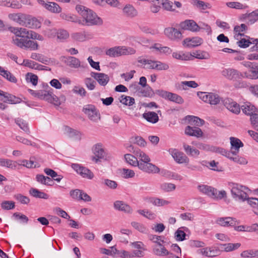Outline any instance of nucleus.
Returning <instances> with one entry per match:
<instances>
[{
    "label": "nucleus",
    "mask_w": 258,
    "mask_h": 258,
    "mask_svg": "<svg viewBox=\"0 0 258 258\" xmlns=\"http://www.w3.org/2000/svg\"><path fill=\"white\" fill-rule=\"evenodd\" d=\"M71 166L83 178L92 179L94 176L93 173L90 169L80 164L74 163Z\"/></svg>",
    "instance_id": "1a4fd4ad"
},
{
    "label": "nucleus",
    "mask_w": 258,
    "mask_h": 258,
    "mask_svg": "<svg viewBox=\"0 0 258 258\" xmlns=\"http://www.w3.org/2000/svg\"><path fill=\"white\" fill-rule=\"evenodd\" d=\"M121 173L124 178H132L135 176V172L131 169L123 168L121 170Z\"/></svg>",
    "instance_id": "13d9d810"
},
{
    "label": "nucleus",
    "mask_w": 258,
    "mask_h": 258,
    "mask_svg": "<svg viewBox=\"0 0 258 258\" xmlns=\"http://www.w3.org/2000/svg\"><path fill=\"white\" fill-rule=\"evenodd\" d=\"M64 132L70 137H74L75 136L79 137V132L76 130H74L69 126H65Z\"/></svg>",
    "instance_id": "e2e57ef3"
},
{
    "label": "nucleus",
    "mask_w": 258,
    "mask_h": 258,
    "mask_svg": "<svg viewBox=\"0 0 258 258\" xmlns=\"http://www.w3.org/2000/svg\"><path fill=\"white\" fill-rule=\"evenodd\" d=\"M223 104L229 111L235 114H238L240 111L239 105L232 99L226 98L223 100Z\"/></svg>",
    "instance_id": "f3484780"
},
{
    "label": "nucleus",
    "mask_w": 258,
    "mask_h": 258,
    "mask_svg": "<svg viewBox=\"0 0 258 258\" xmlns=\"http://www.w3.org/2000/svg\"><path fill=\"white\" fill-rule=\"evenodd\" d=\"M16 22L22 26L32 28H40L41 25L40 22L36 19H30L29 16L23 14L20 15Z\"/></svg>",
    "instance_id": "39448f33"
},
{
    "label": "nucleus",
    "mask_w": 258,
    "mask_h": 258,
    "mask_svg": "<svg viewBox=\"0 0 258 258\" xmlns=\"http://www.w3.org/2000/svg\"><path fill=\"white\" fill-rule=\"evenodd\" d=\"M164 33L169 39L173 41H179L182 38L181 32L173 27L166 28Z\"/></svg>",
    "instance_id": "ddd939ff"
},
{
    "label": "nucleus",
    "mask_w": 258,
    "mask_h": 258,
    "mask_svg": "<svg viewBox=\"0 0 258 258\" xmlns=\"http://www.w3.org/2000/svg\"><path fill=\"white\" fill-rule=\"evenodd\" d=\"M91 76L98 82L99 85L102 86H106L109 81V76L104 73L92 72Z\"/></svg>",
    "instance_id": "6ab92c4d"
},
{
    "label": "nucleus",
    "mask_w": 258,
    "mask_h": 258,
    "mask_svg": "<svg viewBox=\"0 0 258 258\" xmlns=\"http://www.w3.org/2000/svg\"><path fill=\"white\" fill-rule=\"evenodd\" d=\"M136 156L137 159L138 158L139 159V162L151 161V159L149 156L141 150L139 151L138 152H136Z\"/></svg>",
    "instance_id": "5fc2aeb1"
},
{
    "label": "nucleus",
    "mask_w": 258,
    "mask_h": 258,
    "mask_svg": "<svg viewBox=\"0 0 258 258\" xmlns=\"http://www.w3.org/2000/svg\"><path fill=\"white\" fill-rule=\"evenodd\" d=\"M231 151L235 153H238L239 148L243 146V143L238 139L234 137H230Z\"/></svg>",
    "instance_id": "cd10ccee"
},
{
    "label": "nucleus",
    "mask_w": 258,
    "mask_h": 258,
    "mask_svg": "<svg viewBox=\"0 0 258 258\" xmlns=\"http://www.w3.org/2000/svg\"><path fill=\"white\" fill-rule=\"evenodd\" d=\"M179 26L183 30H187L192 32H198L201 29L200 26L192 20H186L181 22Z\"/></svg>",
    "instance_id": "dca6fc26"
},
{
    "label": "nucleus",
    "mask_w": 258,
    "mask_h": 258,
    "mask_svg": "<svg viewBox=\"0 0 258 258\" xmlns=\"http://www.w3.org/2000/svg\"><path fill=\"white\" fill-rule=\"evenodd\" d=\"M16 123L25 132L29 134V128L27 123L21 118H18L15 119Z\"/></svg>",
    "instance_id": "8fccbe9b"
},
{
    "label": "nucleus",
    "mask_w": 258,
    "mask_h": 258,
    "mask_svg": "<svg viewBox=\"0 0 258 258\" xmlns=\"http://www.w3.org/2000/svg\"><path fill=\"white\" fill-rule=\"evenodd\" d=\"M73 92L81 97H85L86 95V91L83 87L79 86H75L73 89Z\"/></svg>",
    "instance_id": "0e129e2a"
},
{
    "label": "nucleus",
    "mask_w": 258,
    "mask_h": 258,
    "mask_svg": "<svg viewBox=\"0 0 258 258\" xmlns=\"http://www.w3.org/2000/svg\"><path fill=\"white\" fill-rule=\"evenodd\" d=\"M149 239L153 242L156 243L157 245H160L164 241L161 239V236L156 235L150 234L148 235Z\"/></svg>",
    "instance_id": "680f3d73"
},
{
    "label": "nucleus",
    "mask_w": 258,
    "mask_h": 258,
    "mask_svg": "<svg viewBox=\"0 0 258 258\" xmlns=\"http://www.w3.org/2000/svg\"><path fill=\"white\" fill-rule=\"evenodd\" d=\"M138 167L141 170L149 174L158 173L160 172V169L155 165L150 163V161L139 162Z\"/></svg>",
    "instance_id": "9b49d317"
},
{
    "label": "nucleus",
    "mask_w": 258,
    "mask_h": 258,
    "mask_svg": "<svg viewBox=\"0 0 258 258\" xmlns=\"http://www.w3.org/2000/svg\"><path fill=\"white\" fill-rule=\"evenodd\" d=\"M243 112L248 115L251 116L254 114H256L257 109L255 107L249 102H246L242 105L240 108Z\"/></svg>",
    "instance_id": "b1692460"
},
{
    "label": "nucleus",
    "mask_w": 258,
    "mask_h": 258,
    "mask_svg": "<svg viewBox=\"0 0 258 258\" xmlns=\"http://www.w3.org/2000/svg\"><path fill=\"white\" fill-rule=\"evenodd\" d=\"M120 55H132L136 53V50L132 47L125 46H120Z\"/></svg>",
    "instance_id": "864d4df0"
},
{
    "label": "nucleus",
    "mask_w": 258,
    "mask_h": 258,
    "mask_svg": "<svg viewBox=\"0 0 258 258\" xmlns=\"http://www.w3.org/2000/svg\"><path fill=\"white\" fill-rule=\"evenodd\" d=\"M153 253L159 256H164L169 254V251L162 245V243L160 245L155 246L153 248Z\"/></svg>",
    "instance_id": "c756f323"
},
{
    "label": "nucleus",
    "mask_w": 258,
    "mask_h": 258,
    "mask_svg": "<svg viewBox=\"0 0 258 258\" xmlns=\"http://www.w3.org/2000/svg\"><path fill=\"white\" fill-rule=\"evenodd\" d=\"M15 199L22 204H28L30 202V199L28 197L22 194H17L14 196Z\"/></svg>",
    "instance_id": "bf43d9fd"
},
{
    "label": "nucleus",
    "mask_w": 258,
    "mask_h": 258,
    "mask_svg": "<svg viewBox=\"0 0 258 258\" xmlns=\"http://www.w3.org/2000/svg\"><path fill=\"white\" fill-rule=\"evenodd\" d=\"M200 253L208 257H214L218 254L219 250L213 247H206L200 249Z\"/></svg>",
    "instance_id": "2f4dec72"
},
{
    "label": "nucleus",
    "mask_w": 258,
    "mask_h": 258,
    "mask_svg": "<svg viewBox=\"0 0 258 258\" xmlns=\"http://www.w3.org/2000/svg\"><path fill=\"white\" fill-rule=\"evenodd\" d=\"M247 28V26L244 24H241L240 26H235L234 28L235 39L238 40L240 39V37L244 36V34L241 33L245 31Z\"/></svg>",
    "instance_id": "c9c22d12"
},
{
    "label": "nucleus",
    "mask_w": 258,
    "mask_h": 258,
    "mask_svg": "<svg viewBox=\"0 0 258 258\" xmlns=\"http://www.w3.org/2000/svg\"><path fill=\"white\" fill-rule=\"evenodd\" d=\"M12 42L18 47L25 49H30L32 50H37L38 48L37 43L30 40L27 37H19L15 36L12 38Z\"/></svg>",
    "instance_id": "20e7f679"
},
{
    "label": "nucleus",
    "mask_w": 258,
    "mask_h": 258,
    "mask_svg": "<svg viewBox=\"0 0 258 258\" xmlns=\"http://www.w3.org/2000/svg\"><path fill=\"white\" fill-rule=\"evenodd\" d=\"M143 117L148 122L155 123L159 120L158 114L155 112H145Z\"/></svg>",
    "instance_id": "72a5a7b5"
},
{
    "label": "nucleus",
    "mask_w": 258,
    "mask_h": 258,
    "mask_svg": "<svg viewBox=\"0 0 258 258\" xmlns=\"http://www.w3.org/2000/svg\"><path fill=\"white\" fill-rule=\"evenodd\" d=\"M169 153L174 160L178 164L188 163L189 159L183 152L176 149H170Z\"/></svg>",
    "instance_id": "f8f14e48"
},
{
    "label": "nucleus",
    "mask_w": 258,
    "mask_h": 258,
    "mask_svg": "<svg viewBox=\"0 0 258 258\" xmlns=\"http://www.w3.org/2000/svg\"><path fill=\"white\" fill-rule=\"evenodd\" d=\"M76 10L83 19L81 20V22L84 23L83 25H101L103 24L102 20L91 10L82 5H77Z\"/></svg>",
    "instance_id": "f257e3e1"
},
{
    "label": "nucleus",
    "mask_w": 258,
    "mask_h": 258,
    "mask_svg": "<svg viewBox=\"0 0 258 258\" xmlns=\"http://www.w3.org/2000/svg\"><path fill=\"white\" fill-rule=\"evenodd\" d=\"M241 245L240 243H228L221 244L224 250L226 252H230L237 249Z\"/></svg>",
    "instance_id": "c03bdc74"
},
{
    "label": "nucleus",
    "mask_w": 258,
    "mask_h": 258,
    "mask_svg": "<svg viewBox=\"0 0 258 258\" xmlns=\"http://www.w3.org/2000/svg\"><path fill=\"white\" fill-rule=\"evenodd\" d=\"M209 101L208 103L210 104L217 105L220 102L221 99L218 95L213 93H209Z\"/></svg>",
    "instance_id": "4d7b16f0"
},
{
    "label": "nucleus",
    "mask_w": 258,
    "mask_h": 258,
    "mask_svg": "<svg viewBox=\"0 0 258 258\" xmlns=\"http://www.w3.org/2000/svg\"><path fill=\"white\" fill-rule=\"evenodd\" d=\"M49 31L52 32L53 33H56L57 38L60 41H62L64 40L67 39L69 37V32L64 29H59L56 30V29L50 30Z\"/></svg>",
    "instance_id": "f704fd0d"
},
{
    "label": "nucleus",
    "mask_w": 258,
    "mask_h": 258,
    "mask_svg": "<svg viewBox=\"0 0 258 258\" xmlns=\"http://www.w3.org/2000/svg\"><path fill=\"white\" fill-rule=\"evenodd\" d=\"M23 62H25V66L28 67H29L30 68L37 70H45V71H50L51 69L40 64L32 60H29L27 59H24Z\"/></svg>",
    "instance_id": "5701e85b"
},
{
    "label": "nucleus",
    "mask_w": 258,
    "mask_h": 258,
    "mask_svg": "<svg viewBox=\"0 0 258 258\" xmlns=\"http://www.w3.org/2000/svg\"><path fill=\"white\" fill-rule=\"evenodd\" d=\"M228 185L232 197L236 201L244 202L248 199V192L249 189L247 187L235 182H229Z\"/></svg>",
    "instance_id": "f03ea898"
},
{
    "label": "nucleus",
    "mask_w": 258,
    "mask_h": 258,
    "mask_svg": "<svg viewBox=\"0 0 258 258\" xmlns=\"http://www.w3.org/2000/svg\"><path fill=\"white\" fill-rule=\"evenodd\" d=\"M124 158L128 164L133 166H138L139 161H138L137 157L135 155L126 154L124 155Z\"/></svg>",
    "instance_id": "37998d69"
},
{
    "label": "nucleus",
    "mask_w": 258,
    "mask_h": 258,
    "mask_svg": "<svg viewBox=\"0 0 258 258\" xmlns=\"http://www.w3.org/2000/svg\"><path fill=\"white\" fill-rule=\"evenodd\" d=\"M120 102L125 105L132 106L135 104V99L130 96L121 95L119 98Z\"/></svg>",
    "instance_id": "09e8293b"
},
{
    "label": "nucleus",
    "mask_w": 258,
    "mask_h": 258,
    "mask_svg": "<svg viewBox=\"0 0 258 258\" xmlns=\"http://www.w3.org/2000/svg\"><path fill=\"white\" fill-rule=\"evenodd\" d=\"M217 223L222 226H235L238 222L234 218L227 217L220 218L217 219Z\"/></svg>",
    "instance_id": "4be33fe9"
},
{
    "label": "nucleus",
    "mask_w": 258,
    "mask_h": 258,
    "mask_svg": "<svg viewBox=\"0 0 258 258\" xmlns=\"http://www.w3.org/2000/svg\"><path fill=\"white\" fill-rule=\"evenodd\" d=\"M192 4L200 10H205L212 8L211 5L209 3H205L200 0H194Z\"/></svg>",
    "instance_id": "a19ab883"
},
{
    "label": "nucleus",
    "mask_w": 258,
    "mask_h": 258,
    "mask_svg": "<svg viewBox=\"0 0 258 258\" xmlns=\"http://www.w3.org/2000/svg\"><path fill=\"white\" fill-rule=\"evenodd\" d=\"M172 57L175 59L181 60H188L191 57V55L188 53H184L182 51L174 52L172 53Z\"/></svg>",
    "instance_id": "e433bc0d"
},
{
    "label": "nucleus",
    "mask_w": 258,
    "mask_h": 258,
    "mask_svg": "<svg viewBox=\"0 0 258 258\" xmlns=\"http://www.w3.org/2000/svg\"><path fill=\"white\" fill-rule=\"evenodd\" d=\"M9 29L12 33L19 37H27V38L29 39H36L38 35V33L32 30H28L24 28L10 27Z\"/></svg>",
    "instance_id": "423d86ee"
},
{
    "label": "nucleus",
    "mask_w": 258,
    "mask_h": 258,
    "mask_svg": "<svg viewBox=\"0 0 258 258\" xmlns=\"http://www.w3.org/2000/svg\"><path fill=\"white\" fill-rule=\"evenodd\" d=\"M19 165L16 161L0 158V166L16 169Z\"/></svg>",
    "instance_id": "c85d7f7f"
},
{
    "label": "nucleus",
    "mask_w": 258,
    "mask_h": 258,
    "mask_svg": "<svg viewBox=\"0 0 258 258\" xmlns=\"http://www.w3.org/2000/svg\"><path fill=\"white\" fill-rule=\"evenodd\" d=\"M176 185L171 183L164 182L160 184V188L165 192H170L174 190Z\"/></svg>",
    "instance_id": "3c124183"
},
{
    "label": "nucleus",
    "mask_w": 258,
    "mask_h": 258,
    "mask_svg": "<svg viewBox=\"0 0 258 258\" xmlns=\"http://www.w3.org/2000/svg\"><path fill=\"white\" fill-rule=\"evenodd\" d=\"M36 179L38 182L46 185H52V179L48 177L45 176L42 174H37L36 176Z\"/></svg>",
    "instance_id": "58836bf2"
},
{
    "label": "nucleus",
    "mask_w": 258,
    "mask_h": 258,
    "mask_svg": "<svg viewBox=\"0 0 258 258\" xmlns=\"http://www.w3.org/2000/svg\"><path fill=\"white\" fill-rule=\"evenodd\" d=\"M67 62L68 65L75 68H78L81 66V62L79 59L73 56H69L67 57Z\"/></svg>",
    "instance_id": "de8ad7c7"
},
{
    "label": "nucleus",
    "mask_w": 258,
    "mask_h": 258,
    "mask_svg": "<svg viewBox=\"0 0 258 258\" xmlns=\"http://www.w3.org/2000/svg\"><path fill=\"white\" fill-rule=\"evenodd\" d=\"M198 188L200 192L216 200H221L226 197L227 195L225 190L218 191L217 189L207 185L203 184L199 185Z\"/></svg>",
    "instance_id": "7ed1b4c3"
},
{
    "label": "nucleus",
    "mask_w": 258,
    "mask_h": 258,
    "mask_svg": "<svg viewBox=\"0 0 258 258\" xmlns=\"http://www.w3.org/2000/svg\"><path fill=\"white\" fill-rule=\"evenodd\" d=\"M38 3L43 7L46 10L52 13H60L61 12L62 9L56 3L54 2H47L45 0H37Z\"/></svg>",
    "instance_id": "4468645a"
},
{
    "label": "nucleus",
    "mask_w": 258,
    "mask_h": 258,
    "mask_svg": "<svg viewBox=\"0 0 258 258\" xmlns=\"http://www.w3.org/2000/svg\"><path fill=\"white\" fill-rule=\"evenodd\" d=\"M103 183L111 189H116L118 185V184L116 181L109 179H105L104 180Z\"/></svg>",
    "instance_id": "774afa93"
},
{
    "label": "nucleus",
    "mask_w": 258,
    "mask_h": 258,
    "mask_svg": "<svg viewBox=\"0 0 258 258\" xmlns=\"http://www.w3.org/2000/svg\"><path fill=\"white\" fill-rule=\"evenodd\" d=\"M60 17L64 20L71 21L73 22L78 23L80 24H84V23L81 22V20L78 19L77 17L74 15H70L66 13H61L60 14Z\"/></svg>",
    "instance_id": "ea45409f"
},
{
    "label": "nucleus",
    "mask_w": 258,
    "mask_h": 258,
    "mask_svg": "<svg viewBox=\"0 0 258 258\" xmlns=\"http://www.w3.org/2000/svg\"><path fill=\"white\" fill-rule=\"evenodd\" d=\"M0 75L10 82L16 83L17 78L9 71L0 66Z\"/></svg>",
    "instance_id": "7c9ffc66"
},
{
    "label": "nucleus",
    "mask_w": 258,
    "mask_h": 258,
    "mask_svg": "<svg viewBox=\"0 0 258 258\" xmlns=\"http://www.w3.org/2000/svg\"><path fill=\"white\" fill-rule=\"evenodd\" d=\"M92 151L94 156L92 157V160L95 163H98L100 159H107V154L103 148L102 144L100 143L95 144L92 148Z\"/></svg>",
    "instance_id": "6e6552de"
},
{
    "label": "nucleus",
    "mask_w": 258,
    "mask_h": 258,
    "mask_svg": "<svg viewBox=\"0 0 258 258\" xmlns=\"http://www.w3.org/2000/svg\"><path fill=\"white\" fill-rule=\"evenodd\" d=\"M188 120L191 124L196 126L203 125L205 122L203 119L195 116H188Z\"/></svg>",
    "instance_id": "603ef678"
},
{
    "label": "nucleus",
    "mask_w": 258,
    "mask_h": 258,
    "mask_svg": "<svg viewBox=\"0 0 258 258\" xmlns=\"http://www.w3.org/2000/svg\"><path fill=\"white\" fill-rule=\"evenodd\" d=\"M183 147L186 154L189 156L196 157L200 155L199 150L188 145L184 144L183 145Z\"/></svg>",
    "instance_id": "473e14b6"
},
{
    "label": "nucleus",
    "mask_w": 258,
    "mask_h": 258,
    "mask_svg": "<svg viewBox=\"0 0 258 258\" xmlns=\"http://www.w3.org/2000/svg\"><path fill=\"white\" fill-rule=\"evenodd\" d=\"M198 86V84L195 81H183L178 86V89L186 90L187 87L195 88Z\"/></svg>",
    "instance_id": "49530a36"
},
{
    "label": "nucleus",
    "mask_w": 258,
    "mask_h": 258,
    "mask_svg": "<svg viewBox=\"0 0 258 258\" xmlns=\"http://www.w3.org/2000/svg\"><path fill=\"white\" fill-rule=\"evenodd\" d=\"M29 91L32 95L41 100L43 99L45 94L46 93V90L34 91L30 89Z\"/></svg>",
    "instance_id": "69168bd1"
},
{
    "label": "nucleus",
    "mask_w": 258,
    "mask_h": 258,
    "mask_svg": "<svg viewBox=\"0 0 258 258\" xmlns=\"http://www.w3.org/2000/svg\"><path fill=\"white\" fill-rule=\"evenodd\" d=\"M15 203L12 201H6L2 203L1 207L4 210H11L14 209Z\"/></svg>",
    "instance_id": "338daca9"
},
{
    "label": "nucleus",
    "mask_w": 258,
    "mask_h": 258,
    "mask_svg": "<svg viewBox=\"0 0 258 258\" xmlns=\"http://www.w3.org/2000/svg\"><path fill=\"white\" fill-rule=\"evenodd\" d=\"M227 6L230 8L236 9H244L247 7L246 6H244L243 4L239 2H228L226 3Z\"/></svg>",
    "instance_id": "052dcab7"
},
{
    "label": "nucleus",
    "mask_w": 258,
    "mask_h": 258,
    "mask_svg": "<svg viewBox=\"0 0 258 258\" xmlns=\"http://www.w3.org/2000/svg\"><path fill=\"white\" fill-rule=\"evenodd\" d=\"M122 11L124 15L131 18L136 17L138 14L137 10L131 5H126Z\"/></svg>",
    "instance_id": "393cba45"
},
{
    "label": "nucleus",
    "mask_w": 258,
    "mask_h": 258,
    "mask_svg": "<svg viewBox=\"0 0 258 258\" xmlns=\"http://www.w3.org/2000/svg\"><path fill=\"white\" fill-rule=\"evenodd\" d=\"M120 49V46H115L108 49L106 54L110 57H118L121 56Z\"/></svg>",
    "instance_id": "a18cd8bd"
},
{
    "label": "nucleus",
    "mask_w": 258,
    "mask_h": 258,
    "mask_svg": "<svg viewBox=\"0 0 258 258\" xmlns=\"http://www.w3.org/2000/svg\"><path fill=\"white\" fill-rule=\"evenodd\" d=\"M131 225L140 232L146 233L147 232L148 229L142 223L137 222H132Z\"/></svg>",
    "instance_id": "6e6d98bb"
},
{
    "label": "nucleus",
    "mask_w": 258,
    "mask_h": 258,
    "mask_svg": "<svg viewBox=\"0 0 258 258\" xmlns=\"http://www.w3.org/2000/svg\"><path fill=\"white\" fill-rule=\"evenodd\" d=\"M30 194L33 197L37 198H40L43 199H47L48 196L42 191H40L37 189L31 188L29 190Z\"/></svg>",
    "instance_id": "79ce46f5"
},
{
    "label": "nucleus",
    "mask_w": 258,
    "mask_h": 258,
    "mask_svg": "<svg viewBox=\"0 0 258 258\" xmlns=\"http://www.w3.org/2000/svg\"><path fill=\"white\" fill-rule=\"evenodd\" d=\"M83 111L88 115L90 120L93 121H97L100 119V114L93 105L88 104L84 106Z\"/></svg>",
    "instance_id": "9d476101"
},
{
    "label": "nucleus",
    "mask_w": 258,
    "mask_h": 258,
    "mask_svg": "<svg viewBox=\"0 0 258 258\" xmlns=\"http://www.w3.org/2000/svg\"><path fill=\"white\" fill-rule=\"evenodd\" d=\"M221 75L229 80L237 81L245 78V72L240 73L232 68H225L221 71Z\"/></svg>",
    "instance_id": "0eeeda50"
},
{
    "label": "nucleus",
    "mask_w": 258,
    "mask_h": 258,
    "mask_svg": "<svg viewBox=\"0 0 258 258\" xmlns=\"http://www.w3.org/2000/svg\"><path fill=\"white\" fill-rule=\"evenodd\" d=\"M149 202L154 206L158 207L164 206L170 204V201L157 198H150Z\"/></svg>",
    "instance_id": "4c0bfd02"
},
{
    "label": "nucleus",
    "mask_w": 258,
    "mask_h": 258,
    "mask_svg": "<svg viewBox=\"0 0 258 258\" xmlns=\"http://www.w3.org/2000/svg\"><path fill=\"white\" fill-rule=\"evenodd\" d=\"M203 42L202 38L199 37L186 38L182 41L184 46L187 47H195L201 45Z\"/></svg>",
    "instance_id": "a211bd4d"
},
{
    "label": "nucleus",
    "mask_w": 258,
    "mask_h": 258,
    "mask_svg": "<svg viewBox=\"0 0 258 258\" xmlns=\"http://www.w3.org/2000/svg\"><path fill=\"white\" fill-rule=\"evenodd\" d=\"M114 208L116 210L123 211L127 214H131L133 212V209L132 208L123 201H115L114 203Z\"/></svg>",
    "instance_id": "412c9836"
},
{
    "label": "nucleus",
    "mask_w": 258,
    "mask_h": 258,
    "mask_svg": "<svg viewBox=\"0 0 258 258\" xmlns=\"http://www.w3.org/2000/svg\"><path fill=\"white\" fill-rule=\"evenodd\" d=\"M185 134L190 136H195L198 138L201 137L203 135V132L200 128L196 127H193L190 126L186 127Z\"/></svg>",
    "instance_id": "bb28decb"
},
{
    "label": "nucleus",
    "mask_w": 258,
    "mask_h": 258,
    "mask_svg": "<svg viewBox=\"0 0 258 258\" xmlns=\"http://www.w3.org/2000/svg\"><path fill=\"white\" fill-rule=\"evenodd\" d=\"M159 95L165 99L179 104H181L184 102L183 99L180 96L175 93L165 91H161Z\"/></svg>",
    "instance_id": "2eb2a0df"
},
{
    "label": "nucleus",
    "mask_w": 258,
    "mask_h": 258,
    "mask_svg": "<svg viewBox=\"0 0 258 258\" xmlns=\"http://www.w3.org/2000/svg\"><path fill=\"white\" fill-rule=\"evenodd\" d=\"M48 102L53 103L54 105L58 106L60 104L58 98L57 96L53 94L51 91H46V93L45 94L43 99Z\"/></svg>",
    "instance_id": "a878e982"
},
{
    "label": "nucleus",
    "mask_w": 258,
    "mask_h": 258,
    "mask_svg": "<svg viewBox=\"0 0 258 258\" xmlns=\"http://www.w3.org/2000/svg\"><path fill=\"white\" fill-rule=\"evenodd\" d=\"M248 66L250 68V70L245 72V78L258 79V63H249Z\"/></svg>",
    "instance_id": "aec40b11"
}]
</instances>
